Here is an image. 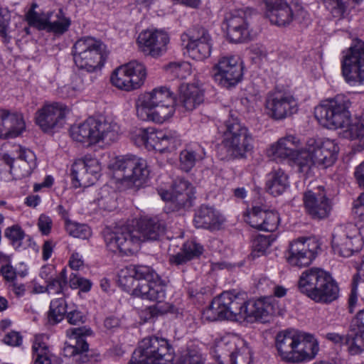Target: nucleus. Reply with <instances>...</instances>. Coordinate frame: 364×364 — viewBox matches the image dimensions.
<instances>
[{
  "label": "nucleus",
  "instance_id": "obj_1",
  "mask_svg": "<svg viewBox=\"0 0 364 364\" xmlns=\"http://www.w3.org/2000/svg\"><path fill=\"white\" fill-rule=\"evenodd\" d=\"M166 225L157 218H144L136 226L117 225L106 227L102 232L108 250L122 255L136 252L142 242L157 240L165 232Z\"/></svg>",
  "mask_w": 364,
  "mask_h": 364
},
{
  "label": "nucleus",
  "instance_id": "obj_2",
  "mask_svg": "<svg viewBox=\"0 0 364 364\" xmlns=\"http://www.w3.org/2000/svg\"><path fill=\"white\" fill-rule=\"evenodd\" d=\"M272 313V306L264 299L246 301L243 294L224 291L215 298L203 311V318L208 321L222 320L253 321L266 318Z\"/></svg>",
  "mask_w": 364,
  "mask_h": 364
},
{
  "label": "nucleus",
  "instance_id": "obj_3",
  "mask_svg": "<svg viewBox=\"0 0 364 364\" xmlns=\"http://www.w3.org/2000/svg\"><path fill=\"white\" fill-rule=\"evenodd\" d=\"M119 286L127 292L143 299L163 302L166 296V284L150 267L128 266L118 274Z\"/></svg>",
  "mask_w": 364,
  "mask_h": 364
},
{
  "label": "nucleus",
  "instance_id": "obj_4",
  "mask_svg": "<svg viewBox=\"0 0 364 364\" xmlns=\"http://www.w3.org/2000/svg\"><path fill=\"white\" fill-rule=\"evenodd\" d=\"M299 291L316 303L329 304L339 296V288L331 275L320 269L304 271L297 282Z\"/></svg>",
  "mask_w": 364,
  "mask_h": 364
},
{
  "label": "nucleus",
  "instance_id": "obj_5",
  "mask_svg": "<svg viewBox=\"0 0 364 364\" xmlns=\"http://www.w3.org/2000/svg\"><path fill=\"white\" fill-rule=\"evenodd\" d=\"M174 102V94L168 87H156L139 98L136 115L141 120L161 124L173 114Z\"/></svg>",
  "mask_w": 364,
  "mask_h": 364
},
{
  "label": "nucleus",
  "instance_id": "obj_6",
  "mask_svg": "<svg viewBox=\"0 0 364 364\" xmlns=\"http://www.w3.org/2000/svg\"><path fill=\"white\" fill-rule=\"evenodd\" d=\"M338 151V146L333 140L309 139L297 158L299 171L308 174L314 166L328 167L336 161Z\"/></svg>",
  "mask_w": 364,
  "mask_h": 364
},
{
  "label": "nucleus",
  "instance_id": "obj_7",
  "mask_svg": "<svg viewBox=\"0 0 364 364\" xmlns=\"http://www.w3.org/2000/svg\"><path fill=\"white\" fill-rule=\"evenodd\" d=\"M70 134L73 140L87 145L101 141L110 144L117 140L119 127L116 123L89 117L82 123L72 126Z\"/></svg>",
  "mask_w": 364,
  "mask_h": 364
},
{
  "label": "nucleus",
  "instance_id": "obj_8",
  "mask_svg": "<svg viewBox=\"0 0 364 364\" xmlns=\"http://www.w3.org/2000/svg\"><path fill=\"white\" fill-rule=\"evenodd\" d=\"M223 136V144L229 153L235 158H244L253 149V137L248 128L237 116L230 113L228 119L218 128Z\"/></svg>",
  "mask_w": 364,
  "mask_h": 364
},
{
  "label": "nucleus",
  "instance_id": "obj_9",
  "mask_svg": "<svg viewBox=\"0 0 364 364\" xmlns=\"http://www.w3.org/2000/svg\"><path fill=\"white\" fill-rule=\"evenodd\" d=\"M174 350L164 338L148 336L142 339L128 364H173Z\"/></svg>",
  "mask_w": 364,
  "mask_h": 364
},
{
  "label": "nucleus",
  "instance_id": "obj_10",
  "mask_svg": "<svg viewBox=\"0 0 364 364\" xmlns=\"http://www.w3.org/2000/svg\"><path fill=\"white\" fill-rule=\"evenodd\" d=\"M350 102L344 95L323 100L314 109V116L323 127L328 129L343 128L349 121Z\"/></svg>",
  "mask_w": 364,
  "mask_h": 364
},
{
  "label": "nucleus",
  "instance_id": "obj_11",
  "mask_svg": "<svg viewBox=\"0 0 364 364\" xmlns=\"http://www.w3.org/2000/svg\"><path fill=\"white\" fill-rule=\"evenodd\" d=\"M112 167L117 180L129 188H139L149 175L146 161L134 155L116 157Z\"/></svg>",
  "mask_w": 364,
  "mask_h": 364
},
{
  "label": "nucleus",
  "instance_id": "obj_12",
  "mask_svg": "<svg viewBox=\"0 0 364 364\" xmlns=\"http://www.w3.org/2000/svg\"><path fill=\"white\" fill-rule=\"evenodd\" d=\"M105 45L91 36L79 38L73 46V55L75 65L88 73L101 68L105 58L102 54Z\"/></svg>",
  "mask_w": 364,
  "mask_h": 364
},
{
  "label": "nucleus",
  "instance_id": "obj_13",
  "mask_svg": "<svg viewBox=\"0 0 364 364\" xmlns=\"http://www.w3.org/2000/svg\"><path fill=\"white\" fill-rule=\"evenodd\" d=\"M341 72L350 85H364V41L358 40L347 50L341 62Z\"/></svg>",
  "mask_w": 364,
  "mask_h": 364
},
{
  "label": "nucleus",
  "instance_id": "obj_14",
  "mask_svg": "<svg viewBox=\"0 0 364 364\" xmlns=\"http://www.w3.org/2000/svg\"><path fill=\"white\" fill-rule=\"evenodd\" d=\"M92 331L85 327L70 328L66 331L69 341L65 342L63 354L72 358L75 364H83L91 362L93 355L89 350V345L85 341V336L90 335Z\"/></svg>",
  "mask_w": 364,
  "mask_h": 364
},
{
  "label": "nucleus",
  "instance_id": "obj_15",
  "mask_svg": "<svg viewBox=\"0 0 364 364\" xmlns=\"http://www.w3.org/2000/svg\"><path fill=\"white\" fill-rule=\"evenodd\" d=\"M243 68L238 56L225 55L213 67L214 80L220 86L231 88L242 80Z\"/></svg>",
  "mask_w": 364,
  "mask_h": 364
},
{
  "label": "nucleus",
  "instance_id": "obj_16",
  "mask_svg": "<svg viewBox=\"0 0 364 364\" xmlns=\"http://www.w3.org/2000/svg\"><path fill=\"white\" fill-rule=\"evenodd\" d=\"M331 244L335 255L343 257L351 256L362 245L358 228L352 223L337 226L333 230Z\"/></svg>",
  "mask_w": 364,
  "mask_h": 364
},
{
  "label": "nucleus",
  "instance_id": "obj_17",
  "mask_svg": "<svg viewBox=\"0 0 364 364\" xmlns=\"http://www.w3.org/2000/svg\"><path fill=\"white\" fill-rule=\"evenodd\" d=\"M215 353L220 363L222 358H229L231 364H250V350L245 341L237 336L223 338L216 344Z\"/></svg>",
  "mask_w": 364,
  "mask_h": 364
},
{
  "label": "nucleus",
  "instance_id": "obj_18",
  "mask_svg": "<svg viewBox=\"0 0 364 364\" xmlns=\"http://www.w3.org/2000/svg\"><path fill=\"white\" fill-rule=\"evenodd\" d=\"M265 110L272 119L282 120L296 113L298 104L291 94L274 90L269 92L266 97Z\"/></svg>",
  "mask_w": 364,
  "mask_h": 364
},
{
  "label": "nucleus",
  "instance_id": "obj_19",
  "mask_svg": "<svg viewBox=\"0 0 364 364\" xmlns=\"http://www.w3.org/2000/svg\"><path fill=\"white\" fill-rule=\"evenodd\" d=\"M320 249V244L315 238H299L290 244L287 256L288 263L293 267L309 266Z\"/></svg>",
  "mask_w": 364,
  "mask_h": 364
},
{
  "label": "nucleus",
  "instance_id": "obj_20",
  "mask_svg": "<svg viewBox=\"0 0 364 364\" xmlns=\"http://www.w3.org/2000/svg\"><path fill=\"white\" fill-rule=\"evenodd\" d=\"M68 107L61 103L45 105L35 115L36 124L46 133H50L61 128L65 122Z\"/></svg>",
  "mask_w": 364,
  "mask_h": 364
},
{
  "label": "nucleus",
  "instance_id": "obj_21",
  "mask_svg": "<svg viewBox=\"0 0 364 364\" xmlns=\"http://www.w3.org/2000/svg\"><path fill=\"white\" fill-rule=\"evenodd\" d=\"M303 201L306 213L316 220L328 218L333 208V202L327 197L323 187H319L315 192L312 191L304 192Z\"/></svg>",
  "mask_w": 364,
  "mask_h": 364
},
{
  "label": "nucleus",
  "instance_id": "obj_22",
  "mask_svg": "<svg viewBox=\"0 0 364 364\" xmlns=\"http://www.w3.org/2000/svg\"><path fill=\"white\" fill-rule=\"evenodd\" d=\"M244 220L253 228L266 232L274 231L279 223L277 212L257 205L253 206L244 214Z\"/></svg>",
  "mask_w": 364,
  "mask_h": 364
},
{
  "label": "nucleus",
  "instance_id": "obj_23",
  "mask_svg": "<svg viewBox=\"0 0 364 364\" xmlns=\"http://www.w3.org/2000/svg\"><path fill=\"white\" fill-rule=\"evenodd\" d=\"M168 42V34L161 30H148L141 33L138 37V43L142 51L154 58L166 52Z\"/></svg>",
  "mask_w": 364,
  "mask_h": 364
},
{
  "label": "nucleus",
  "instance_id": "obj_24",
  "mask_svg": "<svg viewBox=\"0 0 364 364\" xmlns=\"http://www.w3.org/2000/svg\"><path fill=\"white\" fill-rule=\"evenodd\" d=\"M193 189L188 181L179 178L174 181L171 192L163 191L160 193V196L164 200L171 203L174 209L178 210L191 205Z\"/></svg>",
  "mask_w": 364,
  "mask_h": 364
},
{
  "label": "nucleus",
  "instance_id": "obj_25",
  "mask_svg": "<svg viewBox=\"0 0 364 364\" xmlns=\"http://www.w3.org/2000/svg\"><path fill=\"white\" fill-rule=\"evenodd\" d=\"M4 158L10 166V173L15 180L30 176L36 167V155L29 149L20 148L19 155L16 159H6L5 156Z\"/></svg>",
  "mask_w": 364,
  "mask_h": 364
},
{
  "label": "nucleus",
  "instance_id": "obj_26",
  "mask_svg": "<svg viewBox=\"0 0 364 364\" xmlns=\"http://www.w3.org/2000/svg\"><path fill=\"white\" fill-rule=\"evenodd\" d=\"M26 124L21 113L0 109V138L13 139L25 129Z\"/></svg>",
  "mask_w": 364,
  "mask_h": 364
},
{
  "label": "nucleus",
  "instance_id": "obj_27",
  "mask_svg": "<svg viewBox=\"0 0 364 364\" xmlns=\"http://www.w3.org/2000/svg\"><path fill=\"white\" fill-rule=\"evenodd\" d=\"M299 334L297 331L293 329L282 331L277 334L275 347L282 360L294 363Z\"/></svg>",
  "mask_w": 364,
  "mask_h": 364
},
{
  "label": "nucleus",
  "instance_id": "obj_28",
  "mask_svg": "<svg viewBox=\"0 0 364 364\" xmlns=\"http://www.w3.org/2000/svg\"><path fill=\"white\" fill-rule=\"evenodd\" d=\"M265 15L272 24L289 25L294 19L293 9L284 0H264Z\"/></svg>",
  "mask_w": 364,
  "mask_h": 364
},
{
  "label": "nucleus",
  "instance_id": "obj_29",
  "mask_svg": "<svg viewBox=\"0 0 364 364\" xmlns=\"http://www.w3.org/2000/svg\"><path fill=\"white\" fill-rule=\"evenodd\" d=\"M301 146L300 140L292 135L281 138L278 141L272 144L268 153L274 159H289L294 161L296 164L297 158L301 151L299 150Z\"/></svg>",
  "mask_w": 364,
  "mask_h": 364
},
{
  "label": "nucleus",
  "instance_id": "obj_30",
  "mask_svg": "<svg viewBox=\"0 0 364 364\" xmlns=\"http://www.w3.org/2000/svg\"><path fill=\"white\" fill-rule=\"evenodd\" d=\"M148 137L147 148H151L159 152L171 151L180 144V140L176 133L154 130L151 128Z\"/></svg>",
  "mask_w": 364,
  "mask_h": 364
},
{
  "label": "nucleus",
  "instance_id": "obj_31",
  "mask_svg": "<svg viewBox=\"0 0 364 364\" xmlns=\"http://www.w3.org/2000/svg\"><path fill=\"white\" fill-rule=\"evenodd\" d=\"M225 221L223 215L214 208L201 205L196 212L193 223L197 228L217 230Z\"/></svg>",
  "mask_w": 364,
  "mask_h": 364
},
{
  "label": "nucleus",
  "instance_id": "obj_32",
  "mask_svg": "<svg viewBox=\"0 0 364 364\" xmlns=\"http://www.w3.org/2000/svg\"><path fill=\"white\" fill-rule=\"evenodd\" d=\"M180 105L187 111H192L204 101L203 91L194 84H182L179 87Z\"/></svg>",
  "mask_w": 364,
  "mask_h": 364
},
{
  "label": "nucleus",
  "instance_id": "obj_33",
  "mask_svg": "<svg viewBox=\"0 0 364 364\" xmlns=\"http://www.w3.org/2000/svg\"><path fill=\"white\" fill-rule=\"evenodd\" d=\"M205 149L198 144L187 146L179 155L180 168L186 171H190L198 162L205 157Z\"/></svg>",
  "mask_w": 364,
  "mask_h": 364
},
{
  "label": "nucleus",
  "instance_id": "obj_34",
  "mask_svg": "<svg viewBox=\"0 0 364 364\" xmlns=\"http://www.w3.org/2000/svg\"><path fill=\"white\" fill-rule=\"evenodd\" d=\"M318 350V343L312 336L304 337L300 333L293 363L314 358Z\"/></svg>",
  "mask_w": 364,
  "mask_h": 364
},
{
  "label": "nucleus",
  "instance_id": "obj_35",
  "mask_svg": "<svg viewBox=\"0 0 364 364\" xmlns=\"http://www.w3.org/2000/svg\"><path fill=\"white\" fill-rule=\"evenodd\" d=\"M288 186V176L281 168L274 169L267 175L266 188L270 194L279 196Z\"/></svg>",
  "mask_w": 364,
  "mask_h": 364
},
{
  "label": "nucleus",
  "instance_id": "obj_36",
  "mask_svg": "<svg viewBox=\"0 0 364 364\" xmlns=\"http://www.w3.org/2000/svg\"><path fill=\"white\" fill-rule=\"evenodd\" d=\"M70 23V18L65 16L61 9L58 11H50L46 31L57 35H61L68 30Z\"/></svg>",
  "mask_w": 364,
  "mask_h": 364
},
{
  "label": "nucleus",
  "instance_id": "obj_37",
  "mask_svg": "<svg viewBox=\"0 0 364 364\" xmlns=\"http://www.w3.org/2000/svg\"><path fill=\"white\" fill-rule=\"evenodd\" d=\"M112 85L119 89L130 91L139 88L136 82L132 79L125 65L117 68L111 76Z\"/></svg>",
  "mask_w": 364,
  "mask_h": 364
},
{
  "label": "nucleus",
  "instance_id": "obj_38",
  "mask_svg": "<svg viewBox=\"0 0 364 364\" xmlns=\"http://www.w3.org/2000/svg\"><path fill=\"white\" fill-rule=\"evenodd\" d=\"M355 326L357 330L354 335V339L350 341L351 351L353 353L364 352V309L360 310L354 318Z\"/></svg>",
  "mask_w": 364,
  "mask_h": 364
},
{
  "label": "nucleus",
  "instance_id": "obj_39",
  "mask_svg": "<svg viewBox=\"0 0 364 364\" xmlns=\"http://www.w3.org/2000/svg\"><path fill=\"white\" fill-rule=\"evenodd\" d=\"M67 303L64 298L53 299L48 312V321L51 325L60 322L67 314Z\"/></svg>",
  "mask_w": 364,
  "mask_h": 364
},
{
  "label": "nucleus",
  "instance_id": "obj_40",
  "mask_svg": "<svg viewBox=\"0 0 364 364\" xmlns=\"http://www.w3.org/2000/svg\"><path fill=\"white\" fill-rule=\"evenodd\" d=\"M181 40L183 42L187 41L193 43L213 42L208 31L199 26H193L189 28L186 33H183Z\"/></svg>",
  "mask_w": 364,
  "mask_h": 364
},
{
  "label": "nucleus",
  "instance_id": "obj_41",
  "mask_svg": "<svg viewBox=\"0 0 364 364\" xmlns=\"http://www.w3.org/2000/svg\"><path fill=\"white\" fill-rule=\"evenodd\" d=\"M347 129L344 131V136L350 140L361 139L364 137V113L358 117L350 119L346 124Z\"/></svg>",
  "mask_w": 364,
  "mask_h": 364
},
{
  "label": "nucleus",
  "instance_id": "obj_42",
  "mask_svg": "<svg viewBox=\"0 0 364 364\" xmlns=\"http://www.w3.org/2000/svg\"><path fill=\"white\" fill-rule=\"evenodd\" d=\"M213 43H187L186 48L188 55L196 60H203L210 55Z\"/></svg>",
  "mask_w": 364,
  "mask_h": 364
},
{
  "label": "nucleus",
  "instance_id": "obj_43",
  "mask_svg": "<svg viewBox=\"0 0 364 364\" xmlns=\"http://www.w3.org/2000/svg\"><path fill=\"white\" fill-rule=\"evenodd\" d=\"M131 77L136 82V86L140 87L146 77V69L145 65L136 60L131 61L124 65Z\"/></svg>",
  "mask_w": 364,
  "mask_h": 364
},
{
  "label": "nucleus",
  "instance_id": "obj_44",
  "mask_svg": "<svg viewBox=\"0 0 364 364\" xmlns=\"http://www.w3.org/2000/svg\"><path fill=\"white\" fill-rule=\"evenodd\" d=\"M4 236L9 240L11 245L15 250L26 248L23 244V240L25 239L26 235L25 232L19 225H15L6 228L4 231Z\"/></svg>",
  "mask_w": 364,
  "mask_h": 364
},
{
  "label": "nucleus",
  "instance_id": "obj_45",
  "mask_svg": "<svg viewBox=\"0 0 364 364\" xmlns=\"http://www.w3.org/2000/svg\"><path fill=\"white\" fill-rule=\"evenodd\" d=\"M47 291L49 293L61 294L68 284L67 269L63 268L55 277L48 278L47 280Z\"/></svg>",
  "mask_w": 364,
  "mask_h": 364
},
{
  "label": "nucleus",
  "instance_id": "obj_46",
  "mask_svg": "<svg viewBox=\"0 0 364 364\" xmlns=\"http://www.w3.org/2000/svg\"><path fill=\"white\" fill-rule=\"evenodd\" d=\"M73 178L78 182L80 186H89L91 185V180L88 178L87 170L86 169L84 159L78 160L72 166Z\"/></svg>",
  "mask_w": 364,
  "mask_h": 364
},
{
  "label": "nucleus",
  "instance_id": "obj_47",
  "mask_svg": "<svg viewBox=\"0 0 364 364\" xmlns=\"http://www.w3.org/2000/svg\"><path fill=\"white\" fill-rule=\"evenodd\" d=\"M66 232L74 237L82 240L88 239L92 235L90 228L86 224L68 222L65 226Z\"/></svg>",
  "mask_w": 364,
  "mask_h": 364
},
{
  "label": "nucleus",
  "instance_id": "obj_48",
  "mask_svg": "<svg viewBox=\"0 0 364 364\" xmlns=\"http://www.w3.org/2000/svg\"><path fill=\"white\" fill-rule=\"evenodd\" d=\"M26 21L31 26L39 30H46L48 28L49 12L38 13L35 11H28L26 14Z\"/></svg>",
  "mask_w": 364,
  "mask_h": 364
},
{
  "label": "nucleus",
  "instance_id": "obj_49",
  "mask_svg": "<svg viewBox=\"0 0 364 364\" xmlns=\"http://www.w3.org/2000/svg\"><path fill=\"white\" fill-rule=\"evenodd\" d=\"M248 23L244 25H238L235 27L227 28V35L231 41L240 43L246 40L249 36Z\"/></svg>",
  "mask_w": 364,
  "mask_h": 364
},
{
  "label": "nucleus",
  "instance_id": "obj_50",
  "mask_svg": "<svg viewBox=\"0 0 364 364\" xmlns=\"http://www.w3.org/2000/svg\"><path fill=\"white\" fill-rule=\"evenodd\" d=\"M326 338L334 344L336 345H346L348 348V353L352 355H358L361 353L362 352H357V353H353L351 351V345H350V341L354 339V335L353 333L348 334L346 336L341 335L338 333H328L325 336Z\"/></svg>",
  "mask_w": 364,
  "mask_h": 364
},
{
  "label": "nucleus",
  "instance_id": "obj_51",
  "mask_svg": "<svg viewBox=\"0 0 364 364\" xmlns=\"http://www.w3.org/2000/svg\"><path fill=\"white\" fill-rule=\"evenodd\" d=\"M227 28L247 23V14L243 9H235L228 13L225 17Z\"/></svg>",
  "mask_w": 364,
  "mask_h": 364
},
{
  "label": "nucleus",
  "instance_id": "obj_52",
  "mask_svg": "<svg viewBox=\"0 0 364 364\" xmlns=\"http://www.w3.org/2000/svg\"><path fill=\"white\" fill-rule=\"evenodd\" d=\"M274 240V239L271 235H259L255 237L252 242L254 255L259 257L260 254H265Z\"/></svg>",
  "mask_w": 364,
  "mask_h": 364
},
{
  "label": "nucleus",
  "instance_id": "obj_53",
  "mask_svg": "<svg viewBox=\"0 0 364 364\" xmlns=\"http://www.w3.org/2000/svg\"><path fill=\"white\" fill-rule=\"evenodd\" d=\"M10 18L8 9L0 6V38L4 43H9L11 38L8 34Z\"/></svg>",
  "mask_w": 364,
  "mask_h": 364
},
{
  "label": "nucleus",
  "instance_id": "obj_54",
  "mask_svg": "<svg viewBox=\"0 0 364 364\" xmlns=\"http://www.w3.org/2000/svg\"><path fill=\"white\" fill-rule=\"evenodd\" d=\"M166 70L173 76L183 79L191 75V65L188 63H171L166 67Z\"/></svg>",
  "mask_w": 364,
  "mask_h": 364
},
{
  "label": "nucleus",
  "instance_id": "obj_55",
  "mask_svg": "<svg viewBox=\"0 0 364 364\" xmlns=\"http://www.w3.org/2000/svg\"><path fill=\"white\" fill-rule=\"evenodd\" d=\"M69 286L72 289H80L82 291L87 292L91 289L92 282L76 273H72L69 277Z\"/></svg>",
  "mask_w": 364,
  "mask_h": 364
},
{
  "label": "nucleus",
  "instance_id": "obj_56",
  "mask_svg": "<svg viewBox=\"0 0 364 364\" xmlns=\"http://www.w3.org/2000/svg\"><path fill=\"white\" fill-rule=\"evenodd\" d=\"M86 169L87 170L88 178L91 180V185L94 184L99 176L100 166L96 159L85 156L84 159Z\"/></svg>",
  "mask_w": 364,
  "mask_h": 364
},
{
  "label": "nucleus",
  "instance_id": "obj_57",
  "mask_svg": "<svg viewBox=\"0 0 364 364\" xmlns=\"http://www.w3.org/2000/svg\"><path fill=\"white\" fill-rule=\"evenodd\" d=\"M182 250L185 252L190 260L199 257L203 251V247L194 241H188L183 245Z\"/></svg>",
  "mask_w": 364,
  "mask_h": 364
},
{
  "label": "nucleus",
  "instance_id": "obj_58",
  "mask_svg": "<svg viewBox=\"0 0 364 364\" xmlns=\"http://www.w3.org/2000/svg\"><path fill=\"white\" fill-rule=\"evenodd\" d=\"M326 7L338 16L343 15L347 6L344 0H323Z\"/></svg>",
  "mask_w": 364,
  "mask_h": 364
},
{
  "label": "nucleus",
  "instance_id": "obj_59",
  "mask_svg": "<svg viewBox=\"0 0 364 364\" xmlns=\"http://www.w3.org/2000/svg\"><path fill=\"white\" fill-rule=\"evenodd\" d=\"M181 358L188 364H203V358L197 349L188 348Z\"/></svg>",
  "mask_w": 364,
  "mask_h": 364
},
{
  "label": "nucleus",
  "instance_id": "obj_60",
  "mask_svg": "<svg viewBox=\"0 0 364 364\" xmlns=\"http://www.w3.org/2000/svg\"><path fill=\"white\" fill-rule=\"evenodd\" d=\"M23 338L19 332L11 331L9 332L3 338V342L13 347L20 346L22 343Z\"/></svg>",
  "mask_w": 364,
  "mask_h": 364
},
{
  "label": "nucleus",
  "instance_id": "obj_61",
  "mask_svg": "<svg viewBox=\"0 0 364 364\" xmlns=\"http://www.w3.org/2000/svg\"><path fill=\"white\" fill-rule=\"evenodd\" d=\"M294 18L298 22L308 24L310 21V15L302 6L296 5L293 9Z\"/></svg>",
  "mask_w": 364,
  "mask_h": 364
},
{
  "label": "nucleus",
  "instance_id": "obj_62",
  "mask_svg": "<svg viewBox=\"0 0 364 364\" xmlns=\"http://www.w3.org/2000/svg\"><path fill=\"white\" fill-rule=\"evenodd\" d=\"M52 220L50 217L45 215H40L38 221V226L42 234L47 235L50 233L52 228Z\"/></svg>",
  "mask_w": 364,
  "mask_h": 364
},
{
  "label": "nucleus",
  "instance_id": "obj_63",
  "mask_svg": "<svg viewBox=\"0 0 364 364\" xmlns=\"http://www.w3.org/2000/svg\"><path fill=\"white\" fill-rule=\"evenodd\" d=\"M66 318L68 323L72 325H78L84 323V316L82 313L77 309L68 311L66 314Z\"/></svg>",
  "mask_w": 364,
  "mask_h": 364
},
{
  "label": "nucleus",
  "instance_id": "obj_64",
  "mask_svg": "<svg viewBox=\"0 0 364 364\" xmlns=\"http://www.w3.org/2000/svg\"><path fill=\"white\" fill-rule=\"evenodd\" d=\"M0 274H1L4 278L8 282H14L16 278V273L14 267L10 264L1 265L0 267Z\"/></svg>",
  "mask_w": 364,
  "mask_h": 364
}]
</instances>
